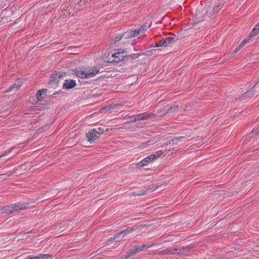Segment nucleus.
Here are the masks:
<instances>
[{
    "label": "nucleus",
    "mask_w": 259,
    "mask_h": 259,
    "mask_svg": "<svg viewBox=\"0 0 259 259\" xmlns=\"http://www.w3.org/2000/svg\"><path fill=\"white\" fill-rule=\"evenodd\" d=\"M126 54L125 51H120V50H118L117 52L112 54L111 56L109 55L108 56V62L118 64L124 61Z\"/></svg>",
    "instance_id": "obj_1"
},
{
    "label": "nucleus",
    "mask_w": 259,
    "mask_h": 259,
    "mask_svg": "<svg viewBox=\"0 0 259 259\" xmlns=\"http://www.w3.org/2000/svg\"><path fill=\"white\" fill-rule=\"evenodd\" d=\"M154 244H144L141 246H135L132 248L129 249L127 253L126 256L124 257V259H127L128 257L134 255L137 252H139V251H142L144 249V248H149L152 247Z\"/></svg>",
    "instance_id": "obj_2"
},
{
    "label": "nucleus",
    "mask_w": 259,
    "mask_h": 259,
    "mask_svg": "<svg viewBox=\"0 0 259 259\" xmlns=\"http://www.w3.org/2000/svg\"><path fill=\"white\" fill-rule=\"evenodd\" d=\"M101 134H102V132H99L96 129H92L87 133L86 137L90 143H93L99 138Z\"/></svg>",
    "instance_id": "obj_3"
},
{
    "label": "nucleus",
    "mask_w": 259,
    "mask_h": 259,
    "mask_svg": "<svg viewBox=\"0 0 259 259\" xmlns=\"http://www.w3.org/2000/svg\"><path fill=\"white\" fill-rule=\"evenodd\" d=\"M86 71L85 68H81L79 69H75L74 72L77 76L81 78H85L93 77L94 76V72L96 71V70H94L95 72L93 71L92 73H87Z\"/></svg>",
    "instance_id": "obj_4"
},
{
    "label": "nucleus",
    "mask_w": 259,
    "mask_h": 259,
    "mask_svg": "<svg viewBox=\"0 0 259 259\" xmlns=\"http://www.w3.org/2000/svg\"><path fill=\"white\" fill-rule=\"evenodd\" d=\"M28 203L18 202L15 204H12L11 206L12 213L14 212H19L21 210L27 209L28 207Z\"/></svg>",
    "instance_id": "obj_5"
},
{
    "label": "nucleus",
    "mask_w": 259,
    "mask_h": 259,
    "mask_svg": "<svg viewBox=\"0 0 259 259\" xmlns=\"http://www.w3.org/2000/svg\"><path fill=\"white\" fill-rule=\"evenodd\" d=\"M131 233L128 228L127 227L125 229L120 231L118 233L115 235L114 237L113 238H110V239L107 240V242L110 241L115 240L116 241H120L122 240V239L124 237V236L127 234Z\"/></svg>",
    "instance_id": "obj_6"
},
{
    "label": "nucleus",
    "mask_w": 259,
    "mask_h": 259,
    "mask_svg": "<svg viewBox=\"0 0 259 259\" xmlns=\"http://www.w3.org/2000/svg\"><path fill=\"white\" fill-rule=\"evenodd\" d=\"M178 108V106L174 105L169 108L164 113H162L163 110L162 109L159 110L158 112L161 116H164L167 115L168 116H172L175 112H177Z\"/></svg>",
    "instance_id": "obj_7"
},
{
    "label": "nucleus",
    "mask_w": 259,
    "mask_h": 259,
    "mask_svg": "<svg viewBox=\"0 0 259 259\" xmlns=\"http://www.w3.org/2000/svg\"><path fill=\"white\" fill-rule=\"evenodd\" d=\"M154 115L152 113L148 114L147 113H143L135 115L133 118L134 121H139L141 120H146L149 118L151 117Z\"/></svg>",
    "instance_id": "obj_8"
},
{
    "label": "nucleus",
    "mask_w": 259,
    "mask_h": 259,
    "mask_svg": "<svg viewBox=\"0 0 259 259\" xmlns=\"http://www.w3.org/2000/svg\"><path fill=\"white\" fill-rule=\"evenodd\" d=\"M76 81L73 79H66L63 84V88L71 89L76 85Z\"/></svg>",
    "instance_id": "obj_9"
},
{
    "label": "nucleus",
    "mask_w": 259,
    "mask_h": 259,
    "mask_svg": "<svg viewBox=\"0 0 259 259\" xmlns=\"http://www.w3.org/2000/svg\"><path fill=\"white\" fill-rule=\"evenodd\" d=\"M153 158L151 155L146 157L145 159L139 162L138 165L140 167H143L147 165L150 162L153 160Z\"/></svg>",
    "instance_id": "obj_10"
},
{
    "label": "nucleus",
    "mask_w": 259,
    "mask_h": 259,
    "mask_svg": "<svg viewBox=\"0 0 259 259\" xmlns=\"http://www.w3.org/2000/svg\"><path fill=\"white\" fill-rule=\"evenodd\" d=\"M12 208H13L11 206V204L10 205H7L3 207H0V213H7L8 214L12 213Z\"/></svg>",
    "instance_id": "obj_11"
},
{
    "label": "nucleus",
    "mask_w": 259,
    "mask_h": 259,
    "mask_svg": "<svg viewBox=\"0 0 259 259\" xmlns=\"http://www.w3.org/2000/svg\"><path fill=\"white\" fill-rule=\"evenodd\" d=\"M171 254H179L184 253V248L172 247L170 248Z\"/></svg>",
    "instance_id": "obj_12"
},
{
    "label": "nucleus",
    "mask_w": 259,
    "mask_h": 259,
    "mask_svg": "<svg viewBox=\"0 0 259 259\" xmlns=\"http://www.w3.org/2000/svg\"><path fill=\"white\" fill-rule=\"evenodd\" d=\"M223 8V5H218L216 6H215L213 9H212V14H211V15L209 16V18L211 19H213L215 17V14L216 13H218Z\"/></svg>",
    "instance_id": "obj_13"
},
{
    "label": "nucleus",
    "mask_w": 259,
    "mask_h": 259,
    "mask_svg": "<svg viewBox=\"0 0 259 259\" xmlns=\"http://www.w3.org/2000/svg\"><path fill=\"white\" fill-rule=\"evenodd\" d=\"M259 34V22L255 26L249 34V37H253Z\"/></svg>",
    "instance_id": "obj_14"
},
{
    "label": "nucleus",
    "mask_w": 259,
    "mask_h": 259,
    "mask_svg": "<svg viewBox=\"0 0 259 259\" xmlns=\"http://www.w3.org/2000/svg\"><path fill=\"white\" fill-rule=\"evenodd\" d=\"M47 92V89H41L39 90L36 94V97L38 101H41L42 100V94L46 93Z\"/></svg>",
    "instance_id": "obj_15"
},
{
    "label": "nucleus",
    "mask_w": 259,
    "mask_h": 259,
    "mask_svg": "<svg viewBox=\"0 0 259 259\" xmlns=\"http://www.w3.org/2000/svg\"><path fill=\"white\" fill-rule=\"evenodd\" d=\"M185 138L184 136H181L180 137L175 138L173 139L170 140L169 141V144L172 143L173 144H177L179 142L181 141L182 139Z\"/></svg>",
    "instance_id": "obj_16"
},
{
    "label": "nucleus",
    "mask_w": 259,
    "mask_h": 259,
    "mask_svg": "<svg viewBox=\"0 0 259 259\" xmlns=\"http://www.w3.org/2000/svg\"><path fill=\"white\" fill-rule=\"evenodd\" d=\"M85 69H86V71L87 72V73H90V72L91 73H92V71H94V70H96V72H94V76L97 74L99 71V69L96 68V67H88L87 68H85Z\"/></svg>",
    "instance_id": "obj_17"
},
{
    "label": "nucleus",
    "mask_w": 259,
    "mask_h": 259,
    "mask_svg": "<svg viewBox=\"0 0 259 259\" xmlns=\"http://www.w3.org/2000/svg\"><path fill=\"white\" fill-rule=\"evenodd\" d=\"M51 256L48 254H39L37 256H34L33 257H31V259H48Z\"/></svg>",
    "instance_id": "obj_18"
},
{
    "label": "nucleus",
    "mask_w": 259,
    "mask_h": 259,
    "mask_svg": "<svg viewBox=\"0 0 259 259\" xmlns=\"http://www.w3.org/2000/svg\"><path fill=\"white\" fill-rule=\"evenodd\" d=\"M122 35L123 37H124L125 39L134 37V34H133L132 30H130V31L125 32L124 33H122Z\"/></svg>",
    "instance_id": "obj_19"
},
{
    "label": "nucleus",
    "mask_w": 259,
    "mask_h": 259,
    "mask_svg": "<svg viewBox=\"0 0 259 259\" xmlns=\"http://www.w3.org/2000/svg\"><path fill=\"white\" fill-rule=\"evenodd\" d=\"M121 105V104H119V103H117V104H112L111 105H110L108 107H107V108H106L105 109V110H107V111H109L110 109H116L117 108L118 106H120Z\"/></svg>",
    "instance_id": "obj_20"
},
{
    "label": "nucleus",
    "mask_w": 259,
    "mask_h": 259,
    "mask_svg": "<svg viewBox=\"0 0 259 259\" xmlns=\"http://www.w3.org/2000/svg\"><path fill=\"white\" fill-rule=\"evenodd\" d=\"M145 226H146L145 225H140V226H134L132 227H128V228L130 230V233H132L134 231H135L136 230H137V229H142V228L143 227H145Z\"/></svg>",
    "instance_id": "obj_21"
},
{
    "label": "nucleus",
    "mask_w": 259,
    "mask_h": 259,
    "mask_svg": "<svg viewBox=\"0 0 259 259\" xmlns=\"http://www.w3.org/2000/svg\"><path fill=\"white\" fill-rule=\"evenodd\" d=\"M20 87V84H17L16 83H14L12 85H11L9 89L7 90V92H10V91L13 90L17 91L18 89H19Z\"/></svg>",
    "instance_id": "obj_22"
},
{
    "label": "nucleus",
    "mask_w": 259,
    "mask_h": 259,
    "mask_svg": "<svg viewBox=\"0 0 259 259\" xmlns=\"http://www.w3.org/2000/svg\"><path fill=\"white\" fill-rule=\"evenodd\" d=\"M163 154V152L161 150L156 151L154 154H151V156L153 158V159H156L159 157Z\"/></svg>",
    "instance_id": "obj_23"
},
{
    "label": "nucleus",
    "mask_w": 259,
    "mask_h": 259,
    "mask_svg": "<svg viewBox=\"0 0 259 259\" xmlns=\"http://www.w3.org/2000/svg\"><path fill=\"white\" fill-rule=\"evenodd\" d=\"M150 189H148V188H146L145 189H143V190H140L139 192H138L136 194V193L135 192L134 194H135V195H139V196H141V195H145L147 192Z\"/></svg>",
    "instance_id": "obj_24"
},
{
    "label": "nucleus",
    "mask_w": 259,
    "mask_h": 259,
    "mask_svg": "<svg viewBox=\"0 0 259 259\" xmlns=\"http://www.w3.org/2000/svg\"><path fill=\"white\" fill-rule=\"evenodd\" d=\"M164 40H165V42L166 43V46L173 42L175 41V38L174 37H168L167 38H164Z\"/></svg>",
    "instance_id": "obj_25"
},
{
    "label": "nucleus",
    "mask_w": 259,
    "mask_h": 259,
    "mask_svg": "<svg viewBox=\"0 0 259 259\" xmlns=\"http://www.w3.org/2000/svg\"><path fill=\"white\" fill-rule=\"evenodd\" d=\"M158 254H171L170 249H166L158 252Z\"/></svg>",
    "instance_id": "obj_26"
},
{
    "label": "nucleus",
    "mask_w": 259,
    "mask_h": 259,
    "mask_svg": "<svg viewBox=\"0 0 259 259\" xmlns=\"http://www.w3.org/2000/svg\"><path fill=\"white\" fill-rule=\"evenodd\" d=\"M122 37H123L122 34H117L114 37V38L113 39V41H114V43H116L119 41L121 39Z\"/></svg>",
    "instance_id": "obj_27"
},
{
    "label": "nucleus",
    "mask_w": 259,
    "mask_h": 259,
    "mask_svg": "<svg viewBox=\"0 0 259 259\" xmlns=\"http://www.w3.org/2000/svg\"><path fill=\"white\" fill-rule=\"evenodd\" d=\"M158 47L166 46V43L165 42V40H164V38L158 41Z\"/></svg>",
    "instance_id": "obj_28"
},
{
    "label": "nucleus",
    "mask_w": 259,
    "mask_h": 259,
    "mask_svg": "<svg viewBox=\"0 0 259 259\" xmlns=\"http://www.w3.org/2000/svg\"><path fill=\"white\" fill-rule=\"evenodd\" d=\"M138 30L140 31V32L141 33V34L142 35V34L147 30V27L145 25H143Z\"/></svg>",
    "instance_id": "obj_29"
},
{
    "label": "nucleus",
    "mask_w": 259,
    "mask_h": 259,
    "mask_svg": "<svg viewBox=\"0 0 259 259\" xmlns=\"http://www.w3.org/2000/svg\"><path fill=\"white\" fill-rule=\"evenodd\" d=\"M259 132V124L257 125L255 127H254L252 131V133L254 134H256Z\"/></svg>",
    "instance_id": "obj_30"
},
{
    "label": "nucleus",
    "mask_w": 259,
    "mask_h": 259,
    "mask_svg": "<svg viewBox=\"0 0 259 259\" xmlns=\"http://www.w3.org/2000/svg\"><path fill=\"white\" fill-rule=\"evenodd\" d=\"M133 34H134V37L138 36V35H142L141 33L139 30H135L134 31L132 30Z\"/></svg>",
    "instance_id": "obj_31"
},
{
    "label": "nucleus",
    "mask_w": 259,
    "mask_h": 259,
    "mask_svg": "<svg viewBox=\"0 0 259 259\" xmlns=\"http://www.w3.org/2000/svg\"><path fill=\"white\" fill-rule=\"evenodd\" d=\"M249 40V39H244L242 42L240 44V48H242Z\"/></svg>",
    "instance_id": "obj_32"
},
{
    "label": "nucleus",
    "mask_w": 259,
    "mask_h": 259,
    "mask_svg": "<svg viewBox=\"0 0 259 259\" xmlns=\"http://www.w3.org/2000/svg\"><path fill=\"white\" fill-rule=\"evenodd\" d=\"M56 75H57L59 78H61L66 75V73L64 72H59V73H56Z\"/></svg>",
    "instance_id": "obj_33"
},
{
    "label": "nucleus",
    "mask_w": 259,
    "mask_h": 259,
    "mask_svg": "<svg viewBox=\"0 0 259 259\" xmlns=\"http://www.w3.org/2000/svg\"><path fill=\"white\" fill-rule=\"evenodd\" d=\"M196 19H197L198 21L203 20V18H201L200 16H199V14L197 13H196Z\"/></svg>",
    "instance_id": "obj_34"
},
{
    "label": "nucleus",
    "mask_w": 259,
    "mask_h": 259,
    "mask_svg": "<svg viewBox=\"0 0 259 259\" xmlns=\"http://www.w3.org/2000/svg\"><path fill=\"white\" fill-rule=\"evenodd\" d=\"M207 12V7H205L202 10V13L203 15H204L206 14Z\"/></svg>",
    "instance_id": "obj_35"
},
{
    "label": "nucleus",
    "mask_w": 259,
    "mask_h": 259,
    "mask_svg": "<svg viewBox=\"0 0 259 259\" xmlns=\"http://www.w3.org/2000/svg\"><path fill=\"white\" fill-rule=\"evenodd\" d=\"M249 94L250 95H253V93L252 91H249L248 92H246L243 94V96H245V95H247V94Z\"/></svg>",
    "instance_id": "obj_36"
},
{
    "label": "nucleus",
    "mask_w": 259,
    "mask_h": 259,
    "mask_svg": "<svg viewBox=\"0 0 259 259\" xmlns=\"http://www.w3.org/2000/svg\"><path fill=\"white\" fill-rule=\"evenodd\" d=\"M10 151H8V152H4L3 154H2V155H0V158H1L2 157H4L5 156H6L8 153H9Z\"/></svg>",
    "instance_id": "obj_37"
},
{
    "label": "nucleus",
    "mask_w": 259,
    "mask_h": 259,
    "mask_svg": "<svg viewBox=\"0 0 259 259\" xmlns=\"http://www.w3.org/2000/svg\"><path fill=\"white\" fill-rule=\"evenodd\" d=\"M97 130L99 132H102V134L104 132V130L102 129V128H101V127L98 128V129Z\"/></svg>",
    "instance_id": "obj_38"
},
{
    "label": "nucleus",
    "mask_w": 259,
    "mask_h": 259,
    "mask_svg": "<svg viewBox=\"0 0 259 259\" xmlns=\"http://www.w3.org/2000/svg\"><path fill=\"white\" fill-rule=\"evenodd\" d=\"M241 48H240V46L238 47V48H237L235 51H234V53H237L240 49H241Z\"/></svg>",
    "instance_id": "obj_39"
},
{
    "label": "nucleus",
    "mask_w": 259,
    "mask_h": 259,
    "mask_svg": "<svg viewBox=\"0 0 259 259\" xmlns=\"http://www.w3.org/2000/svg\"><path fill=\"white\" fill-rule=\"evenodd\" d=\"M155 46H156V47H159L158 46V42L155 43Z\"/></svg>",
    "instance_id": "obj_40"
},
{
    "label": "nucleus",
    "mask_w": 259,
    "mask_h": 259,
    "mask_svg": "<svg viewBox=\"0 0 259 259\" xmlns=\"http://www.w3.org/2000/svg\"><path fill=\"white\" fill-rule=\"evenodd\" d=\"M3 20V18L2 17H0V21H2Z\"/></svg>",
    "instance_id": "obj_41"
},
{
    "label": "nucleus",
    "mask_w": 259,
    "mask_h": 259,
    "mask_svg": "<svg viewBox=\"0 0 259 259\" xmlns=\"http://www.w3.org/2000/svg\"><path fill=\"white\" fill-rule=\"evenodd\" d=\"M149 142H150V141H149V142H146V143H143V144H145V145H146V144H148V143H149Z\"/></svg>",
    "instance_id": "obj_42"
}]
</instances>
